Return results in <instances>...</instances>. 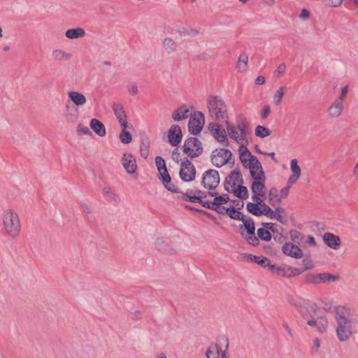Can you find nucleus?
<instances>
[{"label":"nucleus","mask_w":358,"mask_h":358,"mask_svg":"<svg viewBox=\"0 0 358 358\" xmlns=\"http://www.w3.org/2000/svg\"><path fill=\"white\" fill-rule=\"evenodd\" d=\"M2 229L9 238L15 239L20 235L22 224L18 213L13 209L3 210L1 215Z\"/></svg>","instance_id":"obj_1"},{"label":"nucleus","mask_w":358,"mask_h":358,"mask_svg":"<svg viewBox=\"0 0 358 358\" xmlns=\"http://www.w3.org/2000/svg\"><path fill=\"white\" fill-rule=\"evenodd\" d=\"M336 321V334L341 342L347 341L352 334V322L348 318V310L343 306H338L335 310Z\"/></svg>","instance_id":"obj_2"},{"label":"nucleus","mask_w":358,"mask_h":358,"mask_svg":"<svg viewBox=\"0 0 358 358\" xmlns=\"http://www.w3.org/2000/svg\"><path fill=\"white\" fill-rule=\"evenodd\" d=\"M209 117L214 121L225 123L229 120L227 107L224 100L217 96H210L207 99Z\"/></svg>","instance_id":"obj_3"},{"label":"nucleus","mask_w":358,"mask_h":358,"mask_svg":"<svg viewBox=\"0 0 358 358\" xmlns=\"http://www.w3.org/2000/svg\"><path fill=\"white\" fill-rule=\"evenodd\" d=\"M225 124L229 136L231 138L234 139L238 144H242L243 142L247 141V136L250 133V129L249 123L244 115H238L236 127L230 124L229 120Z\"/></svg>","instance_id":"obj_4"},{"label":"nucleus","mask_w":358,"mask_h":358,"mask_svg":"<svg viewBox=\"0 0 358 358\" xmlns=\"http://www.w3.org/2000/svg\"><path fill=\"white\" fill-rule=\"evenodd\" d=\"M310 308V310L307 308L310 317H308L307 314H303V316L306 320L307 324L311 327L316 328L317 331L320 333L326 332L329 325L327 317L320 310H315L313 307Z\"/></svg>","instance_id":"obj_5"},{"label":"nucleus","mask_w":358,"mask_h":358,"mask_svg":"<svg viewBox=\"0 0 358 358\" xmlns=\"http://www.w3.org/2000/svg\"><path fill=\"white\" fill-rule=\"evenodd\" d=\"M231 157L232 153L229 150L217 148L212 152L210 160L215 166L220 168L228 163L234 164V159H232Z\"/></svg>","instance_id":"obj_6"},{"label":"nucleus","mask_w":358,"mask_h":358,"mask_svg":"<svg viewBox=\"0 0 358 358\" xmlns=\"http://www.w3.org/2000/svg\"><path fill=\"white\" fill-rule=\"evenodd\" d=\"M182 151L190 158L197 157L203 152L202 143L198 138L190 137L185 141Z\"/></svg>","instance_id":"obj_7"},{"label":"nucleus","mask_w":358,"mask_h":358,"mask_svg":"<svg viewBox=\"0 0 358 358\" xmlns=\"http://www.w3.org/2000/svg\"><path fill=\"white\" fill-rule=\"evenodd\" d=\"M220 178L217 171L209 169L203 173L202 186L208 190H215L220 184Z\"/></svg>","instance_id":"obj_8"},{"label":"nucleus","mask_w":358,"mask_h":358,"mask_svg":"<svg viewBox=\"0 0 358 358\" xmlns=\"http://www.w3.org/2000/svg\"><path fill=\"white\" fill-rule=\"evenodd\" d=\"M268 269L272 273L278 277L287 278L299 275L303 272V270L301 268H293L291 266H276L272 264H271Z\"/></svg>","instance_id":"obj_9"},{"label":"nucleus","mask_w":358,"mask_h":358,"mask_svg":"<svg viewBox=\"0 0 358 358\" xmlns=\"http://www.w3.org/2000/svg\"><path fill=\"white\" fill-rule=\"evenodd\" d=\"M208 129L213 138L219 143L228 145L229 142L226 131L219 122H212L208 124Z\"/></svg>","instance_id":"obj_10"},{"label":"nucleus","mask_w":358,"mask_h":358,"mask_svg":"<svg viewBox=\"0 0 358 358\" xmlns=\"http://www.w3.org/2000/svg\"><path fill=\"white\" fill-rule=\"evenodd\" d=\"M179 175L184 182L194 180L196 176V169L194 164L188 159L183 161L180 164Z\"/></svg>","instance_id":"obj_11"},{"label":"nucleus","mask_w":358,"mask_h":358,"mask_svg":"<svg viewBox=\"0 0 358 358\" xmlns=\"http://www.w3.org/2000/svg\"><path fill=\"white\" fill-rule=\"evenodd\" d=\"M205 122L204 115L201 112H196L191 116L188 122L189 131L192 134H198L201 131Z\"/></svg>","instance_id":"obj_12"},{"label":"nucleus","mask_w":358,"mask_h":358,"mask_svg":"<svg viewBox=\"0 0 358 358\" xmlns=\"http://www.w3.org/2000/svg\"><path fill=\"white\" fill-rule=\"evenodd\" d=\"M210 196L214 197L212 201L213 210H215L220 215H224V210L226 208L222 205L227 203L229 200V196L227 194L218 195L216 192H209L208 194Z\"/></svg>","instance_id":"obj_13"},{"label":"nucleus","mask_w":358,"mask_h":358,"mask_svg":"<svg viewBox=\"0 0 358 358\" xmlns=\"http://www.w3.org/2000/svg\"><path fill=\"white\" fill-rule=\"evenodd\" d=\"M250 161L245 168L250 170L251 177L254 180H264L266 176L260 162L257 157H252Z\"/></svg>","instance_id":"obj_14"},{"label":"nucleus","mask_w":358,"mask_h":358,"mask_svg":"<svg viewBox=\"0 0 358 358\" xmlns=\"http://www.w3.org/2000/svg\"><path fill=\"white\" fill-rule=\"evenodd\" d=\"M121 163L128 174H134L137 170V164L135 157L129 152H124L121 159Z\"/></svg>","instance_id":"obj_15"},{"label":"nucleus","mask_w":358,"mask_h":358,"mask_svg":"<svg viewBox=\"0 0 358 358\" xmlns=\"http://www.w3.org/2000/svg\"><path fill=\"white\" fill-rule=\"evenodd\" d=\"M243 183V177L238 171H233L227 176L224 180V189L227 192H231L237 183Z\"/></svg>","instance_id":"obj_16"},{"label":"nucleus","mask_w":358,"mask_h":358,"mask_svg":"<svg viewBox=\"0 0 358 358\" xmlns=\"http://www.w3.org/2000/svg\"><path fill=\"white\" fill-rule=\"evenodd\" d=\"M182 134L178 124L172 125L168 131V139L172 146H177L181 141Z\"/></svg>","instance_id":"obj_17"},{"label":"nucleus","mask_w":358,"mask_h":358,"mask_svg":"<svg viewBox=\"0 0 358 358\" xmlns=\"http://www.w3.org/2000/svg\"><path fill=\"white\" fill-rule=\"evenodd\" d=\"M282 252L295 259H301L303 257L302 250L296 245L289 242L286 243L282 247Z\"/></svg>","instance_id":"obj_18"},{"label":"nucleus","mask_w":358,"mask_h":358,"mask_svg":"<svg viewBox=\"0 0 358 358\" xmlns=\"http://www.w3.org/2000/svg\"><path fill=\"white\" fill-rule=\"evenodd\" d=\"M322 240L329 248L334 250H338L341 244L339 236L329 232L323 234Z\"/></svg>","instance_id":"obj_19"},{"label":"nucleus","mask_w":358,"mask_h":358,"mask_svg":"<svg viewBox=\"0 0 358 358\" xmlns=\"http://www.w3.org/2000/svg\"><path fill=\"white\" fill-rule=\"evenodd\" d=\"M113 110L116 116L120 126L122 128L127 127V115L123 108V106L120 103H115L113 106Z\"/></svg>","instance_id":"obj_20"},{"label":"nucleus","mask_w":358,"mask_h":358,"mask_svg":"<svg viewBox=\"0 0 358 358\" xmlns=\"http://www.w3.org/2000/svg\"><path fill=\"white\" fill-rule=\"evenodd\" d=\"M155 245L159 251L164 253L172 255L176 252V249L169 243L166 242L163 238H157L155 241Z\"/></svg>","instance_id":"obj_21"},{"label":"nucleus","mask_w":358,"mask_h":358,"mask_svg":"<svg viewBox=\"0 0 358 358\" xmlns=\"http://www.w3.org/2000/svg\"><path fill=\"white\" fill-rule=\"evenodd\" d=\"M290 169L292 172L288 180L287 183L289 185H294L301 177V168L298 165V161L296 159H293L290 162Z\"/></svg>","instance_id":"obj_22"},{"label":"nucleus","mask_w":358,"mask_h":358,"mask_svg":"<svg viewBox=\"0 0 358 358\" xmlns=\"http://www.w3.org/2000/svg\"><path fill=\"white\" fill-rule=\"evenodd\" d=\"M344 109L343 103L341 101H334L327 109V114L330 118H337L342 114Z\"/></svg>","instance_id":"obj_23"},{"label":"nucleus","mask_w":358,"mask_h":358,"mask_svg":"<svg viewBox=\"0 0 358 358\" xmlns=\"http://www.w3.org/2000/svg\"><path fill=\"white\" fill-rule=\"evenodd\" d=\"M244 259L250 262H255L264 268H269L271 264L270 259L264 257L256 256L251 254H243Z\"/></svg>","instance_id":"obj_24"},{"label":"nucleus","mask_w":358,"mask_h":358,"mask_svg":"<svg viewBox=\"0 0 358 358\" xmlns=\"http://www.w3.org/2000/svg\"><path fill=\"white\" fill-rule=\"evenodd\" d=\"M64 118L69 123H75L78 119V109L70 106L69 103H66Z\"/></svg>","instance_id":"obj_25"},{"label":"nucleus","mask_w":358,"mask_h":358,"mask_svg":"<svg viewBox=\"0 0 358 358\" xmlns=\"http://www.w3.org/2000/svg\"><path fill=\"white\" fill-rule=\"evenodd\" d=\"M164 51L168 55H172L177 52L178 48V43L171 37H166L162 42Z\"/></svg>","instance_id":"obj_26"},{"label":"nucleus","mask_w":358,"mask_h":358,"mask_svg":"<svg viewBox=\"0 0 358 358\" xmlns=\"http://www.w3.org/2000/svg\"><path fill=\"white\" fill-rule=\"evenodd\" d=\"M238 152L240 161L244 167H247L249 165V162H251L250 160L252 157H256L251 154L250 150L243 143L239 147Z\"/></svg>","instance_id":"obj_27"},{"label":"nucleus","mask_w":358,"mask_h":358,"mask_svg":"<svg viewBox=\"0 0 358 358\" xmlns=\"http://www.w3.org/2000/svg\"><path fill=\"white\" fill-rule=\"evenodd\" d=\"M68 97L73 102V103L77 106H82L87 102L85 96L77 91H70L68 92Z\"/></svg>","instance_id":"obj_28"},{"label":"nucleus","mask_w":358,"mask_h":358,"mask_svg":"<svg viewBox=\"0 0 358 358\" xmlns=\"http://www.w3.org/2000/svg\"><path fill=\"white\" fill-rule=\"evenodd\" d=\"M283 209L280 207H278L273 211L268 206L266 207L264 209H261L260 210V216L262 215H266L267 217L270 219H276L278 222L282 223L283 217L280 215H276V212H283Z\"/></svg>","instance_id":"obj_29"},{"label":"nucleus","mask_w":358,"mask_h":358,"mask_svg":"<svg viewBox=\"0 0 358 358\" xmlns=\"http://www.w3.org/2000/svg\"><path fill=\"white\" fill-rule=\"evenodd\" d=\"M190 115L189 110L187 106L184 105L176 110H175L172 113V118L174 121H181L182 120L187 119Z\"/></svg>","instance_id":"obj_30"},{"label":"nucleus","mask_w":358,"mask_h":358,"mask_svg":"<svg viewBox=\"0 0 358 358\" xmlns=\"http://www.w3.org/2000/svg\"><path fill=\"white\" fill-rule=\"evenodd\" d=\"M91 129L99 136L106 135V128L104 124L99 120L93 118L90 122Z\"/></svg>","instance_id":"obj_31"},{"label":"nucleus","mask_w":358,"mask_h":358,"mask_svg":"<svg viewBox=\"0 0 358 358\" xmlns=\"http://www.w3.org/2000/svg\"><path fill=\"white\" fill-rule=\"evenodd\" d=\"M251 186V189L253 194H261V196H265V181L266 177L264 180H254Z\"/></svg>","instance_id":"obj_32"},{"label":"nucleus","mask_w":358,"mask_h":358,"mask_svg":"<svg viewBox=\"0 0 358 358\" xmlns=\"http://www.w3.org/2000/svg\"><path fill=\"white\" fill-rule=\"evenodd\" d=\"M85 31L81 27L69 29L66 31L65 36L69 39H77L83 38L85 36Z\"/></svg>","instance_id":"obj_33"},{"label":"nucleus","mask_w":358,"mask_h":358,"mask_svg":"<svg viewBox=\"0 0 358 358\" xmlns=\"http://www.w3.org/2000/svg\"><path fill=\"white\" fill-rule=\"evenodd\" d=\"M155 164L157 167V170L159 171L160 177H162V176H165L166 179L170 180V176L167 171L164 159L162 157L157 156L155 158Z\"/></svg>","instance_id":"obj_34"},{"label":"nucleus","mask_w":358,"mask_h":358,"mask_svg":"<svg viewBox=\"0 0 358 358\" xmlns=\"http://www.w3.org/2000/svg\"><path fill=\"white\" fill-rule=\"evenodd\" d=\"M227 214L231 219L235 220H244V214L238 210L235 209L234 206L226 208L224 210V215Z\"/></svg>","instance_id":"obj_35"},{"label":"nucleus","mask_w":358,"mask_h":358,"mask_svg":"<svg viewBox=\"0 0 358 358\" xmlns=\"http://www.w3.org/2000/svg\"><path fill=\"white\" fill-rule=\"evenodd\" d=\"M193 193L194 189H188L185 193H183L182 199L192 203H200L201 199H203V196H196V194H192Z\"/></svg>","instance_id":"obj_36"},{"label":"nucleus","mask_w":358,"mask_h":358,"mask_svg":"<svg viewBox=\"0 0 358 358\" xmlns=\"http://www.w3.org/2000/svg\"><path fill=\"white\" fill-rule=\"evenodd\" d=\"M268 201L271 206L281 203V198L279 197L278 191L275 187H271L268 194Z\"/></svg>","instance_id":"obj_37"},{"label":"nucleus","mask_w":358,"mask_h":358,"mask_svg":"<svg viewBox=\"0 0 358 358\" xmlns=\"http://www.w3.org/2000/svg\"><path fill=\"white\" fill-rule=\"evenodd\" d=\"M52 56L56 61H68L71 58V55L60 49H56L52 51Z\"/></svg>","instance_id":"obj_38"},{"label":"nucleus","mask_w":358,"mask_h":358,"mask_svg":"<svg viewBox=\"0 0 358 358\" xmlns=\"http://www.w3.org/2000/svg\"><path fill=\"white\" fill-rule=\"evenodd\" d=\"M234 195L240 199H245L248 197V191L245 186L239 185L236 187H234L231 191Z\"/></svg>","instance_id":"obj_39"},{"label":"nucleus","mask_w":358,"mask_h":358,"mask_svg":"<svg viewBox=\"0 0 358 358\" xmlns=\"http://www.w3.org/2000/svg\"><path fill=\"white\" fill-rule=\"evenodd\" d=\"M159 179L162 180L163 185L166 187V189L172 192V193H178L179 190L176 185L171 183V178H170V180L166 179L165 176H162V177H159Z\"/></svg>","instance_id":"obj_40"},{"label":"nucleus","mask_w":358,"mask_h":358,"mask_svg":"<svg viewBox=\"0 0 358 358\" xmlns=\"http://www.w3.org/2000/svg\"><path fill=\"white\" fill-rule=\"evenodd\" d=\"M248 56L245 53L241 54L238 59L237 68L239 71H245L247 69Z\"/></svg>","instance_id":"obj_41"},{"label":"nucleus","mask_w":358,"mask_h":358,"mask_svg":"<svg viewBox=\"0 0 358 358\" xmlns=\"http://www.w3.org/2000/svg\"><path fill=\"white\" fill-rule=\"evenodd\" d=\"M243 224L241 227V229L243 227L246 230L248 234H252V232L255 231V222L252 219H245V216H244V220H241Z\"/></svg>","instance_id":"obj_42"},{"label":"nucleus","mask_w":358,"mask_h":358,"mask_svg":"<svg viewBox=\"0 0 358 358\" xmlns=\"http://www.w3.org/2000/svg\"><path fill=\"white\" fill-rule=\"evenodd\" d=\"M207 358H220V348L217 345H210L206 352Z\"/></svg>","instance_id":"obj_43"},{"label":"nucleus","mask_w":358,"mask_h":358,"mask_svg":"<svg viewBox=\"0 0 358 358\" xmlns=\"http://www.w3.org/2000/svg\"><path fill=\"white\" fill-rule=\"evenodd\" d=\"M255 134L258 137L265 138L270 136L271 131L266 127L258 125L255 128Z\"/></svg>","instance_id":"obj_44"},{"label":"nucleus","mask_w":358,"mask_h":358,"mask_svg":"<svg viewBox=\"0 0 358 358\" xmlns=\"http://www.w3.org/2000/svg\"><path fill=\"white\" fill-rule=\"evenodd\" d=\"M287 89L285 87L282 86L278 89V90L275 92V93L273 95V101L274 103L278 106L281 102L282 97L284 96L285 92H286Z\"/></svg>","instance_id":"obj_45"},{"label":"nucleus","mask_w":358,"mask_h":358,"mask_svg":"<svg viewBox=\"0 0 358 358\" xmlns=\"http://www.w3.org/2000/svg\"><path fill=\"white\" fill-rule=\"evenodd\" d=\"M337 275H334L327 273H319L320 283L333 282L338 279Z\"/></svg>","instance_id":"obj_46"},{"label":"nucleus","mask_w":358,"mask_h":358,"mask_svg":"<svg viewBox=\"0 0 358 358\" xmlns=\"http://www.w3.org/2000/svg\"><path fill=\"white\" fill-rule=\"evenodd\" d=\"M122 132L120 134L119 138L122 143H129L132 140L131 133L126 130V128H122Z\"/></svg>","instance_id":"obj_47"},{"label":"nucleus","mask_w":358,"mask_h":358,"mask_svg":"<svg viewBox=\"0 0 358 358\" xmlns=\"http://www.w3.org/2000/svg\"><path fill=\"white\" fill-rule=\"evenodd\" d=\"M257 233L258 238H260L263 241H268L271 238V233L268 230H266L264 228L258 229Z\"/></svg>","instance_id":"obj_48"},{"label":"nucleus","mask_w":358,"mask_h":358,"mask_svg":"<svg viewBox=\"0 0 358 358\" xmlns=\"http://www.w3.org/2000/svg\"><path fill=\"white\" fill-rule=\"evenodd\" d=\"M289 234L292 241L298 244H300L304 238L303 235L297 230H291Z\"/></svg>","instance_id":"obj_49"},{"label":"nucleus","mask_w":358,"mask_h":358,"mask_svg":"<svg viewBox=\"0 0 358 358\" xmlns=\"http://www.w3.org/2000/svg\"><path fill=\"white\" fill-rule=\"evenodd\" d=\"M247 210L255 216H260V210L261 208L257 206V204H255L253 203H247Z\"/></svg>","instance_id":"obj_50"},{"label":"nucleus","mask_w":358,"mask_h":358,"mask_svg":"<svg viewBox=\"0 0 358 358\" xmlns=\"http://www.w3.org/2000/svg\"><path fill=\"white\" fill-rule=\"evenodd\" d=\"M305 282L307 283L319 284V274L308 273L305 276Z\"/></svg>","instance_id":"obj_51"},{"label":"nucleus","mask_w":358,"mask_h":358,"mask_svg":"<svg viewBox=\"0 0 358 358\" xmlns=\"http://www.w3.org/2000/svg\"><path fill=\"white\" fill-rule=\"evenodd\" d=\"M141 155L146 159L149 155V143L148 141H143L140 146Z\"/></svg>","instance_id":"obj_52"},{"label":"nucleus","mask_w":358,"mask_h":358,"mask_svg":"<svg viewBox=\"0 0 358 358\" xmlns=\"http://www.w3.org/2000/svg\"><path fill=\"white\" fill-rule=\"evenodd\" d=\"M245 238L248 243L251 245L257 246L259 243V238L255 236V232H252V234H248V236Z\"/></svg>","instance_id":"obj_53"},{"label":"nucleus","mask_w":358,"mask_h":358,"mask_svg":"<svg viewBox=\"0 0 358 358\" xmlns=\"http://www.w3.org/2000/svg\"><path fill=\"white\" fill-rule=\"evenodd\" d=\"M77 131L80 134H85V135H89V136L92 135V133L91 132L90 129L87 127L83 125L82 124H78Z\"/></svg>","instance_id":"obj_54"},{"label":"nucleus","mask_w":358,"mask_h":358,"mask_svg":"<svg viewBox=\"0 0 358 358\" xmlns=\"http://www.w3.org/2000/svg\"><path fill=\"white\" fill-rule=\"evenodd\" d=\"M103 193L104 195L107 196L110 199H113V201L116 200V195L112 191L110 187H105L103 189Z\"/></svg>","instance_id":"obj_55"},{"label":"nucleus","mask_w":358,"mask_h":358,"mask_svg":"<svg viewBox=\"0 0 358 358\" xmlns=\"http://www.w3.org/2000/svg\"><path fill=\"white\" fill-rule=\"evenodd\" d=\"M271 113V107L269 105H264L262 111H261V117L263 120H266L269 114Z\"/></svg>","instance_id":"obj_56"},{"label":"nucleus","mask_w":358,"mask_h":358,"mask_svg":"<svg viewBox=\"0 0 358 358\" xmlns=\"http://www.w3.org/2000/svg\"><path fill=\"white\" fill-rule=\"evenodd\" d=\"M292 185H289L287 183V185L280 190L279 197L281 198V200L285 199L287 196Z\"/></svg>","instance_id":"obj_57"},{"label":"nucleus","mask_w":358,"mask_h":358,"mask_svg":"<svg viewBox=\"0 0 358 358\" xmlns=\"http://www.w3.org/2000/svg\"><path fill=\"white\" fill-rule=\"evenodd\" d=\"M286 66L285 64H280L274 72V76L279 77L283 74L285 71Z\"/></svg>","instance_id":"obj_58"},{"label":"nucleus","mask_w":358,"mask_h":358,"mask_svg":"<svg viewBox=\"0 0 358 358\" xmlns=\"http://www.w3.org/2000/svg\"><path fill=\"white\" fill-rule=\"evenodd\" d=\"M128 92L133 96H135L138 92V87L136 84H132L128 87Z\"/></svg>","instance_id":"obj_59"},{"label":"nucleus","mask_w":358,"mask_h":358,"mask_svg":"<svg viewBox=\"0 0 358 358\" xmlns=\"http://www.w3.org/2000/svg\"><path fill=\"white\" fill-rule=\"evenodd\" d=\"M321 341L318 338H315L313 340V350L315 352H317L320 348Z\"/></svg>","instance_id":"obj_60"},{"label":"nucleus","mask_w":358,"mask_h":358,"mask_svg":"<svg viewBox=\"0 0 358 358\" xmlns=\"http://www.w3.org/2000/svg\"><path fill=\"white\" fill-rule=\"evenodd\" d=\"M264 196H261V194H253V196H252V199L254 201L253 203L257 204V206H259L263 202V200L262 198Z\"/></svg>","instance_id":"obj_61"},{"label":"nucleus","mask_w":358,"mask_h":358,"mask_svg":"<svg viewBox=\"0 0 358 358\" xmlns=\"http://www.w3.org/2000/svg\"><path fill=\"white\" fill-rule=\"evenodd\" d=\"M343 0H328L327 5L330 7H338L341 5Z\"/></svg>","instance_id":"obj_62"},{"label":"nucleus","mask_w":358,"mask_h":358,"mask_svg":"<svg viewBox=\"0 0 358 358\" xmlns=\"http://www.w3.org/2000/svg\"><path fill=\"white\" fill-rule=\"evenodd\" d=\"M347 93H348V87L345 86L342 88L339 99H337L336 101H341L343 103V101L345 100V99L346 97Z\"/></svg>","instance_id":"obj_63"},{"label":"nucleus","mask_w":358,"mask_h":358,"mask_svg":"<svg viewBox=\"0 0 358 358\" xmlns=\"http://www.w3.org/2000/svg\"><path fill=\"white\" fill-rule=\"evenodd\" d=\"M80 206L82 210L86 214H90L92 213L91 208L87 203L83 202Z\"/></svg>","instance_id":"obj_64"}]
</instances>
